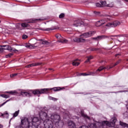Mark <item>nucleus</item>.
Masks as SVG:
<instances>
[{
  "label": "nucleus",
  "mask_w": 128,
  "mask_h": 128,
  "mask_svg": "<svg viewBox=\"0 0 128 128\" xmlns=\"http://www.w3.org/2000/svg\"><path fill=\"white\" fill-rule=\"evenodd\" d=\"M124 118H128V112H126L124 114Z\"/></svg>",
  "instance_id": "obj_40"
},
{
  "label": "nucleus",
  "mask_w": 128,
  "mask_h": 128,
  "mask_svg": "<svg viewBox=\"0 0 128 128\" xmlns=\"http://www.w3.org/2000/svg\"><path fill=\"white\" fill-rule=\"evenodd\" d=\"M0 22H2V21L0 20Z\"/></svg>",
  "instance_id": "obj_59"
},
{
  "label": "nucleus",
  "mask_w": 128,
  "mask_h": 128,
  "mask_svg": "<svg viewBox=\"0 0 128 128\" xmlns=\"http://www.w3.org/2000/svg\"><path fill=\"white\" fill-rule=\"evenodd\" d=\"M87 58H88L90 60H92V58H94V57H92V56H88Z\"/></svg>",
  "instance_id": "obj_48"
},
{
  "label": "nucleus",
  "mask_w": 128,
  "mask_h": 128,
  "mask_svg": "<svg viewBox=\"0 0 128 128\" xmlns=\"http://www.w3.org/2000/svg\"><path fill=\"white\" fill-rule=\"evenodd\" d=\"M120 56V54H118L115 55L116 56Z\"/></svg>",
  "instance_id": "obj_52"
},
{
  "label": "nucleus",
  "mask_w": 128,
  "mask_h": 128,
  "mask_svg": "<svg viewBox=\"0 0 128 128\" xmlns=\"http://www.w3.org/2000/svg\"><path fill=\"white\" fill-rule=\"evenodd\" d=\"M80 114L84 118H86V120H90V116H88L86 114H85L82 111H81Z\"/></svg>",
  "instance_id": "obj_20"
},
{
  "label": "nucleus",
  "mask_w": 128,
  "mask_h": 128,
  "mask_svg": "<svg viewBox=\"0 0 128 128\" xmlns=\"http://www.w3.org/2000/svg\"><path fill=\"white\" fill-rule=\"evenodd\" d=\"M100 4H101L102 8H104L106 6V1H100Z\"/></svg>",
  "instance_id": "obj_30"
},
{
  "label": "nucleus",
  "mask_w": 128,
  "mask_h": 128,
  "mask_svg": "<svg viewBox=\"0 0 128 128\" xmlns=\"http://www.w3.org/2000/svg\"><path fill=\"white\" fill-rule=\"evenodd\" d=\"M0 96H2V98H10V96L8 95H6V94H1Z\"/></svg>",
  "instance_id": "obj_35"
},
{
  "label": "nucleus",
  "mask_w": 128,
  "mask_h": 128,
  "mask_svg": "<svg viewBox=\"0 0 128 128\" xmlns=\"http://www.w3.org/2000/svg\"><path fill=\"white\" fill-rule=\"evenodd\" d=\"M7 94H13V96H16V94H18V92L16 91H10V92H6Z\"/></svg>",
  "instance_id": "obj_25"
},
{
  "label": "nucleus",
  "mask_w": 128,
  "mask_h": 128,
  "mask_svg": "<svg viewBox=\"0 0 128 128\" xmlns=\"http://www.w3.org/2000/svg\"><path fill=\"white\" fill-rule=\"evenodd\" d=\"M4 52V48H2V46H0V54Z\"/></svg>",
  "instance_id": "obj_41"
},
{
  "label": "nucleus",
  "mask_w": 128,
  "mask_h": 128,
  "mask_svg": "<svg viewBox=\"0 0 128 128\" xmlns=\"http://www.w3.org/2000/svg\"><path fill=\"white\" fill-rule=\"evenodd\" d=\"M20 94L21 96H28L30 94L27 92H21Z\"/></svg>",
  "instance_id": "obj_26"
},
{
  "label": "nucleus",
  "mask_w": 128,
  "mask_h": 128,
  "mask_svg": "<svg viewBox=\"0 0 128 128\" xmlns=\"http://www.w3.org/2000/svg\"><path fill=\"white\" fill-rule=\"evenodd\" d=\"M82 24H84V22L81 20H76L74 22L73 26L76 28H78V26H80Z\"/></svg>",
  "instance_id": "obj_12"
},
{
  "label": "nucleus",
  "mask_w": 128,
  "mask_h": 128,
  "mask_svg": "<svg viewBox=\"0 0 128 128\" xmlns=\"http://www.w3.org/2000/svg\"><path fill=\"white\" fill-rule=\"evenodd\" d=\"M60 28L58 26H54L51 28H46V29H40L41 30H44L46 32H50V30H58Z\"/></svg>",
  "instance_id": "obj_17"
},
{
  "label": "nucleus",
  "mask_w": 128,
  "mask_h": 128,
  "mask_svg": "<svg viewBox=\"0 0 128 128\" xmlns=\"http://www.w3.org/2000/svg\"><path fill=\"white\" fill-rule=\"evenodd\" d=\"M100 50V48H92V49H91V50L92 51V52H94V50Z\"/></svg>",
  "instance_id": "obj_43"
},
{
  "label": "nucleus",
  "mask_w": 128,
  "mask_h": 128,
  "mask_svg": "<svg viewBox=\"0 0 128 128\" xmlns=\"http://www.w3.org/2000/svg\"><path fill=\"white\" fill-rule=\"evenodd\" d=\"M42 44H45V46H48V45L50 44V42H48L46 40H44L42 42Z\"/></svg>",
  "instance_id": "obj_29"
},
{
  "label": "nucleus",
  "mask_w": 128,
  "mask_h": 128,
  "mask_svg": "<svg viewBox=\"0 0 128 128\" xmlns=\"http://www.w3.org/2000/svg\"><path fill=\"white\" fill-rule=\"evenodd\" d=\"M3 128V126H2V124H0V128Z\"/></svg>",
  "instance_id": "obj_54"
},
{
  "label": "nucleus",
  "mask_w": 128,
  "mask_h": 128,
  "mask_svg": "<svg viewBox=\"0 0 128 128\" xmlns=\"http://www.w3.org/2000/svg\"><path fill=\"white\" fill-rule=\"evenodd\" d=\"M120 62V60H119L117 62H116V63L114 64L113 66H109V68H106V67L104 68L102 66H101L98 69V70H96V72H102V70H104L106 68H108V70H110V68H112L114 66H118V64Z\"/></svg>",
  "instance_id": "obj_10"
},
{
  "label": "nucleus",
  "mask_w": 128,
  "mask_h": 128,
  "mask_svg": "<svg viewBox=\"0 0 128 128\" xmlns=\"http://www.w3.org/2000/svg\"><path fill=\"white\" fill-rule=\"evenodd\" d=\"M92 39H93V40H98V37L93 38Z\"/></svg>",
  "instance_id": "obj_51"
},
{
  "label": "nucleus",
  "mask_w": 128,
  "mask_h": 128,
  "mask_svg": "<svg viewBox=\"0 0 128 128\" xmlns=\"http://www.w3.org/2000/svg\"><path fill=\"white\" fill-rule=\"evenodd\" d=\"M44 128H54V122L51 120L48 119L46 120L43 122Z\"/></svg>",
  "instance_id": "obj_5"
},
{
  "label": "nucleus",
  "mask_w": 128,
  "mask_h": 128,
  "mask_svg": "<svg viewBox=\"0 0 128 128\" xmlns=\"http://www.w3.org/2000/svg\"><path fill=\"white\" fill-rule=\"evenodd\" d=\"M12 120V118H11L10 120Z\"/></svg>",
  "instance_id": "obj_58"
},
{
  "label": "nucleus",
  "mask_w": 128,
  "mask_h": 128,
  "mask_svg": "<svg viewBox=\"0 0 128 128\" xmlns=\"http://www.w3.org/2000/svg\"><path fill=\"white\" fill-rule=\"evenodd\" d=\"M2 46V48H3V52H4V50H12L14 52H18V50H16L14 48H12V47H10V46L4 45V46Z\"/></svg>",
  "instance_id": "obj_11"
},
{
  "label": "nucleus",
  "mask_w": 128,
  "mask_h": 128,
  "mask_svg": "<svg viewBox=\"0 0 128 128\" xmlns=\"http://www.w3.org/2000/svg\"><path fill=\"white\" fill-rule=\"evenodd\" d=\"M128 92V90H120L115 92V94H118V92Z\"/></svg>",
  "instance_id": "obj_46"
},
{
  "label": "nucleus",
  "mask_w": 128,
  "mask_h": 128,
  "mask_svg": "<svg viewBox=\"0 0 128 128\" xmlns=\"http://www.w3.org/2000/svg\"><path fill=\"white\" fill-rule=\"evenodd\" d=\"M48 114H50V112H48V113H46V112H42V111L40 113V116L41 118V120L42 122H44V120H46V118H48Z\"/></svg>",
  "instance_id": "obj_8"
},
{
  "label": "nucleus",
  "mask_w": 128,
  "mask_h": 128,
  "mask_svg": "<svg viewBox=\"0 0 128 128\" xmlns=\"http://www.w3.org/2000/svg\"><path fill=\"white\" fill-rule=\"evenodd\" d=\"M116 122V118L114 116L112 118L110 122L108 121H102L101 122H97L96 124H89L88 126L90 128H103L104 126H114V124Z\"/></svg>",
  "instance_id": "obj_1"
},
{
  "label": "nucleus",
  "mask_w": 128,
  "mask_h": 128,
  "mask_svg": "<svg viewBox=\"0 0 128 128\" xmlns=\"http://www.w3.org/2000/svg\"><path fill=\"white\" fill-rule=\"evenodd\" d=\"M22 38L23 40H26V38H28V36L26 35V34H24L22 36Z\"/></svg>",
  "instance_id": "obj_44"
},
{
  "label": "nucleus",
  "mask_w": 128,
  "mask_h": 128,
  "mask_svg": "<svg viewBox=\"0 0 128 128\" xmlns=\"http://www.w3.org/2000/svg\"><path fill=\"white\" fill-rule=\"evenodd\" d=\"M50 118L55 123L60 120V116L58 114H53L50 115Z\"/></svg>",
  "instance_id": "obj_7"
},
{
  "label": "nucleus",
  "mask_w": 128,
  "mask_h": 128,
  "mask_svg": "<svg viewBox=\"0 0 128 128\" xmlns=\"http://www.w3.org/2000/svg\"><path fill=\"white\" fill-rule=\"evenodd\" d=\"M10 99L7 100L6 102H5L4 103H2V104H1L0 106H4V104H6V102H10Z\"/></svg>",
  "instance_id": "obj_38"
},
{
  "label": "nucleus",
  "mask_w": 128,
  "mask_h": 128,
  "mask_svg": "<svg viewBox=\"0 0 128 128\" xmlns=\"http://www.w3.org/2000/svg\"><path fill=\"white\" fill-rule=\"evenodd\" d=\"M93 76L92 74H86V73H81L79 74V76Z\"/></svg>",
  "instance_id": "obj_33"
},
{
  "label": "nucleus",
  "mask_w": 128,
  "mask_h": 128,
  "mask_svg": "<svg viewBox=\"0 0 128 128\" xmlns=\"http://www.w3.org/2000/svg\"><path fill=\"white\" fill-rule=\"evenodd\" d=\"M107 16V18H108V16H110L108 15H107V16Z\"/></svg>",
  "instance_id": "obj_57"
},
{
  "label": "nucleus",
  "mask_w": 128,
  "mask_h": 128,
  "mask_svg": "<svg viewBox=\"0 0 128 128\" xmlns=\"http://www.w3.org/2000/svg\"><path fill=\"white\" fill-rule=\"evenodd\" d=\"M96 6L98 8H102V4L100 3H96Z\"/></svg>",
  "instance_id": "obj_42"
},
{
  "label": "nucleus",
  "mask_w": 128,
  "mask_h": 128,
  "mask_svg": "<svg viewBox=\"0 0 128 128\" xmlns=\"http://www.w3.org/2000/svg\"><path fill=\"white\" fill-rule=\"evenodd\" d=\"M24 124H28V128H30V126L32 124V122H30V116L28 118H24L23 119L21 120V124L20 126H17L16 128H24Z\"/></svg>",
  "instance_id": "obj_4"
},
{
  "label": "nucleus",
  "mask_w": 128,
  "mask_h": 128,
  "mask_svg": "<svg viewBox=\"0 0 128 128\" xmlns=\"http://www.w3.org/2000/svg\"><path fill=\"white\" fill-rule=\"evenodd\" d=\"M120 36V40H117L118 42H122V40H124V36H122L120 37V35H115V36Z\"/></svg>",
  "instance_id": "obj_28"
},
{
  "label": "nucleus",
  "mask_w": 128,
  "mask_h": 128,
  "mask_svg": "<svg viewBox=\"0 0 128 128\" xmlns=\"http://www.w3.org/2000/svg\"><path fill=\"white\" fill-rule=\"evenodd\" d=\"M64 18V14L62 13V14L59 16V18Z\"/></svg>",
  "instance_id": "obj_39"
},
{
  "label": "nucleus",
  "mask_w": 128,
  "mask_h": 128,
  "mask_svg": "<svg viewBox=\"0 0 128 128\" xmlns=\"http://www.w3.org/2000/svg\"><path fill=\"white\" fill-rule=\"evenodd\" d=\"M6 114L8 115L7 118H8V113L7 112H6L4 114L0 113V116L1 115L2 116H6Z\"/></svg>",
  "instance_id": "obj_34"
},
{
  "label": "nucleus",
  "mask_w": 128,
  "mask_h": 128,
  "mask_svg": "<svg viewBox=\"0 0 128 128\" xmlns=\"http://www.w3.org/2000/svg\"><path fill=\"white\" fill-rule=\"evenodd\" d=\"M79 128H88V126H80Z\"/></svg>",
  "instance_id": "obj_47"
},
{
  "label": "nucleus",
  "mask_w": 128,
  "mask_h": 128,
  "mask_svg": "<svg viewBox=\"0 0 128 128\" xmlns=\"http://www.w3.org/2000/svg\"><path fill=\"white\" fill-rule=\"evenodd\" d=\"M120 126H124L125 128H128V124H127L126 123H124L122 121H120Z\"/></svg>",
  "instance_id": "obj_24"
},
{
  "label": "nucleus",
  "mask_w": 128,
  "mask_h": 128,
  "mask_svg": "<svg viewBox=\"0 0 128 128\" xmlns=\"http://www.w3.org/2000/svg\"><path fill=\"white\" fill-rule=\"evenodd\" d=\"M18 114H20V110H18V111H16L14 114L13 116L14 118H16L18 116Z\"/></svg>",
  "instance_id": "obj_32"
},
{
  "label": "nucleus",
  "mask_w": 128,
  "mask_h": 128,
  "mask_svg": "<svg viewBox=\"0 0 128 128\" xmlns=\"http://www.w3.org/2000/svg\"><path fill=\"white\" fill-rule=\"evenodd\" d=\"M93 34H94V32H89L80 35V36H84V38H90L92 36Z\"/></svg>",
  "instance_id": "obj_13"
},
{
  "label": "nucleus",
  "mask_w": 128,
  "mask_h": 128,
  "mask_svg": "<svg viewBox=\"0 0 128 128\" xmlns=\"http://www.w3.org/2000/svg\"><path fill=\"white\" fill-rule=\"evenodd\" d=\"M108 38V36H97V40H102L104 38Z\"/></svg>",
  "instance_id": "obj_23"
},
{
  "label": "nucleus",
  "mask_w": 128,
  "mask_h": 128,
  "mask_svg": "<svg viewBox=\"0 0 128 128\" xmlns=\"http://www.w3.org/2000/svg\"><path fill=\"white\" fill-rule=\"evenodd\" d=\"M127 60L128 61V59Z\"/></svg>",
  "instance_id": "obj_61"
},
{
  "label": "nucleus",
  "mask_w": 128,
  "mask_h": 128,
  "mask_svg": "<svg viewBox=\"0 0 128 128\" xmlns=\"http://www.w3.org/2000/svg\"><path fill=\"white\" fill-rule=\"evenodd\" d=\"M40 64H42V63L40 62L32 64L26 66V68H32V66H40Z\"/></svg>",
  "instance_id": "obj_19"
},
{
  "label": "nucleus",
  "mask_w": 128,
  "mask_h": 128,
  "mask_svg": "<svg viewBox=\"0 0 128 128\" xmlns=\"http://www.w3.org/2000/svg\"><path fill=\"white\" fill-rule=\"evenodd\" d=\"M22 28H30V24L26 23H22Z\"/></svg>",
  "instance_id": "obj_31"
},
{
  "label": "nucleus",
  "mask_w": 128,
  "mask_h": 128,
  "mask_svg": "<svg viewBox=\"0 0 128 128\" xmlns=\"http://www.w3.org/2000/svg\"><path fill=\"white\" fill-rule=\"evenodd\" d=\"M49 98H50V100H54V102H56V100H58V98H52V96H50Z\"/></svg>",
  "instance_id": "obj_36"
},
{
  "label": "nucleus",
  "mask_w": 128,
  "mask_h": 128,
  "mask_svg": "<svg viewBox=\"0 0 128 128\" xmlns=\"http://www.w3.org/2000/svg\"><path fill=\"white\" fill-rule=\"evenodd\" d=\"M99 24H100V23H99Z\"/></svg>",
  "instance_id": "obj_60"
},
{
  "label": "nucleus",
  "mask_w": 128,
  "mask_h": 128,
  "mask_svg": "<svg viewBox=\"0 0 128 128\" xmlns=\"http://www.w3.org/2000/svg\"><path fill=\"white\" fill-rule=\"evenodd\" d=\"M32 22H28V24H31L36 22V20H44V19L42 18H39V19H33L32 20Z\"/></svg>",
  "instance_id": "obj_27"
},
{
  "label": "nucleus",
  "mask_w": 128,
  "mask_h": 128,
  "mask_svg": "<svg viewBox=\"0 0 128 128\" xmlns=\"http://www.w3.org/2000/svg\"><path fill=\"white\" fill-rule=\"evenodd\" d=\"M16 76H18V74H14L10 75V78H14Z\"/></svg>",
  "instance_id": "obj_45"
},
{
  "label": "nucleus",
  "mask_w": 128,
  "mask_h": 128,
  "mask_svg": "<svg viewBox=\"0 0 128 128\" xmlns=\"http://www.w3.org/2000/svg\"><path fill=\"white\" fill-rule=\"evenodd\" d=\"M56 38L58 39V42H62V44H66V42H68V40H66V39H64V38H62V35H60V34H57L56 36Z\"/></svg>",
  "instance_id": "obj_6"
},
{
  "label": "nucleus",
  "mask_w": 128,
  "mask_h": 128,
  "mask_svg": "<svg viewBox=\"0 0 128 128\" xmlns=\"http://www.w3.org/2000/svg\"><path fill=\"white\" fill-rule=\"evenodd\" d=\"M64 88H60V87H54L51 88H44L41 90H37L32 92V94H34V96H40V94H48V90H53L54 92H59V90H62Z\"/></svg>",
  "instance_id": "obj_2"
},
{
  "label": "nucleus",
  "mask_w": 128,
  "mask_h": 128,
  "mask_svg": "<svg viewBox=\"0 0 128 128\" xmlns=\"http://www.w3.org/2000/svg\"><path fill=\"white\" fill-rule=\"evenodd\" d=\"M106 24V21L104 20H98L96 22V26H102V24Z\"/></svg>",
  "instance_id": "obj_15"
},
{
  "label": "nucleus",
  "mask_w": 128,
  "mask_h": 128,
  "mask_svg": "<svg viewBox=\"0 0 128 128\" xmlns=\"http://www.w3.org/2000/svg\"><path fill=\"white\" fill-rule=\"evenodd\" d=\"M12 56H14V54L10 53L9 54L6 56V58H10Z\"/></svg>",
  "instance_id": "obj_37"
},
{
  "label": "nucleus",
  "mask_w": 128,
  "mask_h": 128,
  "mask_svg": "<svg viewBox=\"0 0 128 128\" xmlns=\"http://www.w3.org/2000/svg\"><path fill=\"white\" fill-rule=\"evenodd\" d=\"M68 126L70 128H76V124L72 121H68Z\"/></svg>",
  "instance_id": "obj_18"
},
{
  "label": "nucleus",
  "mask_w": 128,
  "mask_h": 128,
  "mask_svg": "<svg viewBox=\"0 0 128 128\" xmlns=\"http://www.w3.org/2000/svg\"><path fill=\"white\" fill-rule=\"evenodd\" d=\"M50 70H52V68H49Z\"/></svg>",
  "instance_id": "obj_55"
},
{
  "label": "nucleus",
  "mask_w": 128,
  "mask_h": 128,
  "mask_svg": "<svg viewBox=\"0 0 128 128\" xmlns=\"http://www.w3.org/2000/svg\"><path fill=\"white\" fill-rule=\"evenodd\" d=\"M34 44H30L29 45H26L25 46L27 48H36V46H35Z\"/></svg>",
  "instance_id": "obj_21"
},
{
  "label": "nucleus",
  "mask_w": 128,
  "mask_h": 128,
  "mask_svg": "<svg viewBox=\"0 0 128 128\" xmlns=\"http://www.w3.org/2000/svg\"><path fill=\"white\" fill-rule=\"evenodd\" d=\"M54 124L56 126H58L60 128L64 126V122L60 120V119L58 122H55Z\"/></svg>",
  "instance_id": "obj_16"
},
{
  "label": "nucleus",
  "mask_w": 128,
  "mask_h": 128,
  "mask_svg": "<svg viewBox=\"0 0 128 128\" xmlns=\"http://www.w3.org/2000/svg\"><path fill=\"white\" fill-rule=\"evenodd\" d=\"M78 60H80L78 58L74 60L72 62V66H79L80 62H78Z\"/></svg>",
  "instance_id": "obj_22"
},
{
  "label": "nucleus",
  "mask_w": 128,
  "mask_h": 128,
  "mask_svg": "<svg viewBox=\"0 0 128 128\" xmlns=\"http://www.w3.org/2000/svg\"><path fill=\"white\" fill-rule=\"evenodd\" d=\"M120 24V22L118 21H114L112 23H108L106 24V26H110V28H116V26H118Z\"/></svg>",
  "instance_id": "obj_9"
},
{
  "label": "nucleus",
  "mask_w": 128,
  "mask_h": 128,
  "mask_svg": "<svg viewBox=\"0 0 128 128\" xmlns=\"http://www.w3.org/2000/svg\"><path fill=\"white\" fill-rule=\"evenodd\" d=\"M125 2H128V0H124Z\"/></svg>",
  "instance_id": "obj_56"
},
{
  "label": "nucleus",
  "mask_w": 128,
  "mask_h": 128,
  "mask_svg": "<svg viewBox=\"0 0 128 128\" xmlns=\"http://www.w3.org/2000/svg\"><path fill=\"white\" fill-rule=\"evenodd\" d=\"M30 122H32V124H30L29 128H38V126L42 123V120H40L36 117L32 118L30 116Z\"/></svg>",
  "instance_id": "obj_3"
},
{
  "label": "nucleus",
  "mask_w": 128,
  "mask_h": 128,
  "mask_svg": "<svg viewBox=\"0 0 128 128\" xmlns=\"http://www.w3.org/2000/svg\"><path fill=\"white\" fill-rule=\"evenodd\" d=\"M94 12L95 14H100V12H96V11H94Z\"/></svg>",
  "instance_id": "obj_49"
},
{
  "label": "nucleus",
  "mask_w": 128,
  "mask_h": 128,
  "mask_svg": "<svg viewBox=\"0 0 128 128\" xmlns=\"http://www.w3.org/2000/svg\"><path fill=\"white\" fill-rule=\"evenodd\" d=\"M40 42H42L44 40H42V39H40L38 40Z\"/></svg>",
  "instance_id": "obj_53"
},
{
  "label": "nucleus",
  "mask_w": 128,
  "mask_h": 128,
  "mask_svg": "<svg viewBox=\"0 0 128 128\" xmlns=\"http://www.w3.org/2000/svg\"><path fill=\"white\" fill-rule=\"evenodd\" d=\"M74 42H86V40L82 38H74Z\"/></svg>",
  "instance_id": "obj_14"
},
{
  "label": "nucleus",
  "mask_w": 128,
  "mask_h": 128,
  "mask_svg": "<svg viewBox=\"0 0 128 128\" xmlns=\"http://www.w3.org/2000/svg\"><path fill=\"white\" fill-rule=\"evenodd\" d=\"M90 59H88H88L86 60V61L85 62V63H86V62H90Z\"/></svg>",
  "instance_id": "obj_50"
}]
</instances>
